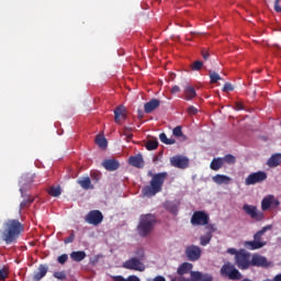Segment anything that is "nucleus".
Returning <instances> with one entry per match:
<instances>
[{
    "label": "nucleus",
    "mask_w": 281,
    "mask_h": 281,
    "mask_svg": "<svg viewBox=\"0 0 281 281\" xmlns=\"http://www.w3.org/2000/svg\"><path fill=\"white\" fill-rule=\"evenodd\" d=\"M192 71H201L203 69V61L196 60L191 65Z\"/></svg>",
    "instance_id": "ea45409f"
},
{
    "label": "nucleus",
    "mask_w": 281,
    "mask_h": 281,
    "mask_svg": "<svg viewBox=\"0 0 281 281\" xmlns=\"http://www.w3.org/2000/svg\"><path fill=\"white\" fill-rule=\"evenodd\" d=\"M9 276L8 268L0 269V281H4Z\"/></svg>",
    "instance_id": "37998d69"
},
{
    "label": "nucleus",
    "mask_w": 281,
    "mask_h": 281,
    "mask_svg": "<svg viewBox=\"0 0 281 281\" xmlns=\"http://www.w3.org/2000/svg\"><path fill=\"white\" fill-rule=\"evenodd\" d=\"M243 211L254 221H262L265 218V213L258 211V207L251 204H244Z\"/></svg>",
    "instance_id": "9b49d317"
},
{
    "label": "nucleus",
    "mask_w": 281,
    "mask_h": 281,
    "mask_svg": "<svg viewBox=\"0 0 281 281\" xmlns=\"http://www.w3.org/2000/svg\"><path fill=\"white\" fill-rule=\"evenodd\" d=\"M127 131H128V128H125L123 132V135H125L127 142H131V139H133V134L126 133Z\"/></svg>",
    "instance_id": "603ef678"
},
{
    "label": "nucleus",
    "mask_w": 281,
    "mask_h": 281,
    "mask_svg": "<svg viewBox=\"0 0 281 281\" xmlns=\"http://www.w3.org/2000/svg\"><path fill=\"white\" fill-rule=\"evenodd\" d=\"M226 254L235 256V265L241 271H247L251 267V252H247L245 249L228 248Z\"/></svg>",
    "instance_id": "7ed1b4c3"
},
{
    "label": "nucleus",
    "mask_w": 281,
    "mask_h": 281,
    "mask_svg": "<svg viewBox=\"0 0 281 281\" xmlns=\"http://www.w3.org/2000/svg\"><path fill=\"white\" fill-rule=\"evenodd\" d=\"M138 117L142 120L144 117V112L142 110H138Z\"/></svg>",
    "instance_id": "13d9d810"
},
{
    "label": "nucleus",
    "mask_w": 281,
    "mask_h": 281,
    "mask_svg": "<svg viewBox=\"0 0 281 281\" xmlns=\"http://www.w3.org/2000/svg\"><path fill=\"white\" fill-rule=\"evenodd\" d=\"M191 278L187 279L186 277H179V281H214V277L209 273H202L199 271H191Z\"/></svg>",
    "instance_id": "4468645a"
},
{
    "label": "nucleus",
    "mask_w": 281,
    "mask_h": 281,
    "mask_svg": "<svg viewBox=\"0 0 281 281\" xmlns=\"http://www.w3.org/2000/svg\"><path fill=\"white\" fill-rule=\"evenodd\" d=\"M148 177H151V180L148 186L143 188V194L144 196H155L164 189V183L166 179H168V172L164 171L153 175V172L149 171Z\"/></svg>",
    "instance_id": "f03ea898"
},
{
    "label": "nucleus",
    "mask_w": 281,
    "mask_h": 281,
    "mask_svg": "<svg viewBox=\"0 0 281 281\" xmlns=\"http://www.w3.org/2000/svg\"><path fill=\"white\" fill-rule=\"evenodd\" d=\"M47 271H48L47 266L40 265V267L37 268V271L34 272V274H33V280L34 281L43 280V278H45V276H47Z\"/></svg>",
    "instance_id": "b1692460"
},
{
    "label": "nucleus",
    "mask_w": 281,
    "mask_h": 281,
    "mask_svg": "<svg viewBox=\"0 0 281 281\" xmlns=\"http://www.w3.org/2000/svg\"><path fill=\"white\" fill-rule=\"evenodd\" d=\"M220 273L223 278H228V280H243V273L238 269H236V266H234L232 262H226L222 266Z\"/></svg>",
    "instance_id": "0eeeda50"
},
{
    "label": "nucleus",
    "mask_w": 281,
    "mask_h": 281,
    "mask_svg": "<svg viewBox=\"0 0 281 281\" xmlns=\"http://www.w3.org/2000/svg\"><path fill=\"white\" fill-rule=\"evenodd\" d=\"M272 281H281V273L277 274Z\"/></svg>",
    "instance_id": "4d7b16f0"
},
{
    "label": "nucleus",
    "mask_w": 281,
    "mask_h": 281,
    "mask_svg": "<svg viewBox=\"0 0 281 281\" xmlns=\"http://www.w3.org/2000/svg\"><path fill=\"white\" fill-rule=\"evenodd\" d=\"M187 113H188V115H196L199 113V110L195 106L190 105L187 109Z\"/></svg>",
    "instance_id": "a18cd8bd"
},
{
    "label": "nucleus",
    "mask_w": 281,
    "mask_h": 281,
    "mask_svg": "<svg viewBox=\"0 0 281 281\" xmlns=\"http://www.w3.org/2000/svg\"><path fill=\"white\" fill-rule=\"evenodd\" d=\"M76 240V234L71 231L70 236L64 239L65 245H69V243H74Z\"/></svg>",
    "instance_id": "c03bdc74"
},
{
    "label": "nucleus",
    "mask_w": 281,
    "mask_h": 281,
    "mask_svg": "<svg viewBox=\"0 0 281 281\" xmlns=\"http://www.w3.org/2000/svg\"><path fill=\"white\" fill-rule=\"evenodd\" d=\"M48 194L50 196H60V194H63V191L60 190V187H50L48 189Z\"/></svg>",
    "instance_id": "58836bf2"
},
{
    "label": "nucleus",
    "mask_w": 281,
    "mask_h": 281,
    "mask_svg": "<svg viewBox=\"0 0 281 281\" xmlns=\"http://www.w3.org/2000/svg\"><path fill=\"white\" fill-rule=\"evenodd\" d=\"M244 110H245V105H243L241 102L235 103V111H244Z\"/></svg>",
    "instance_id": "3c124183"
},
{
    "label": "nucleus",
    "mask_w": 281,
    "mask_h": 281,
    "mask_svg": "<svg viewBox=\"0 0 281 281\" xmlns=\"http://www.w3.org/2000/svg\"><path fill=\"white\" fill-rule=\"evenodd\" d=\"M25 229L23 224L19 220H7L3 223V229L1 232V239L5 245H12L19 240V236Z\"/></svg>",
    "instance_id": "f257e3e1"
},
{
    "label": "nucleus",
    "mask_w": 281,
    "mask_h": 281,
    "mask_svg": "<svg viewBox=\"0 0 281 281\" xmlns=\"http://www.w3.org/2000/svg\"><path fill=\"white\" fill-rule=\"evenodd\" d=\"M191 225L194 227L210 225V214L205 211H195L191 216Z\"/></svg>",
    "instance_id": "6e6552de"
},
{
    "label": "nucleus",
    "mask_w": 281,
    "mask_h": 281,
    "mask_svg": "<svg viewBox=\"0 0 281 281\" xmlns=\"http://www.w3.org/2000/svg\"><path fill=\"white\" fill-rule=\"evenodd\" d=\"M207 229H210V232H216V229L214 228V225L210 224L206 226Z\"/></svg>",
    "instance_id": "6e6d98bb"
},
{
    "label": "nucleus",
    "mask_w": 281,
    "mask_h": 281,
    "mask_svg": "<svg viewBox=\"0 0 281 281\" xmlns=\"http://www.w3.org/2000/svg\"><path fill=\"white\" fill-rule=\"evenodd\" d=\"M113 281H142V280L139 279V277L132 274L127 278H124L122 276L113 277Z\"/></svg>",
    "instance_id": "473e14b6"
},
{
    "label": "nucleus",
    "mask_w": 281,
    "mask_h": 281,
    "mask_svg": "<svg viewBox=\"0 0 281 281\" xmlns=\"http://www.w3.org/2000/svg\"><path fill=\"white\" fill-rule=\"evenodd\" d=\"M138 257H132L125 262H123V269H128L130 271H146V265L142 262L144 260V250H138Z\"/></svg>",
    "instance_id": "423d86ee"
},
{
    "label": "nucleus",
    "mask_w": 281,
    "mask_h": 281,
    "mask_svg": "<svg viewBox=\"0 0 281 281\" xmlns=\"http://www.w3.org/2000/svg\"><path fill=\"white\" fill-rule=\"evenodd\" d=\"M172 135L173 137H183V131H182V127L181 126H176L173 130H172Z\"/></svg>",
    "instance_id": "a19ab883"
},
{
    "label": "nucleus",
    "mask_w": 281,
    "mask_h": 281,
    "mask_svg": "<svg viewBox=\"0 0 281 281\" xmlns=\"http://www.w3.org/2000/svg\"><path fill=\"white\" fill-rule=\"evenodd\" d=\"M164 207L167 209L170 214L177 215L179 213V202L178 201H166Z\"/></svg>",
    "instance_id": "393cba45"
},
{
    "label": "nucleus",
    "mask_w": 281,
    "mask_h": 281,
    "mask_svg": "<svg viewBox=\"0 0 281 281\" xmlns=\"http://www.w3.org/2000/svg\"><path fill=\"white\" fill-rule=\"evenodd\" d=\"M209 76L211 79V85H216V82H218V80H222L221 75H218L217 72H214L212 70L209 71Z\"/></svg>",
    "instance_id": "4c0bfd02"
},
{
    "label": "nucleus",
    "mask_w": 281,
    "mask_h": 281,
    "mask_svg": "<svg viewBox=\"0 0 281 281\" xmlns=\"http://www.w3.org/2000/svg\"><path fill=\"white\" fill-rule=\"evenodd\" d=\"M78 186L82 188V190H93V186L91 184V178L89 177H83L79 180H77Z\"/></svg>",
    "instance_id": "cd10ccee"
},
{
    "label": "nucleus",
    "mask_w": 281,
    "mask_h": 281,
    "mask_svg": "<svg viewBox=\"0 0 281 281\" xmlns=\"http://www.w3.org/2000/svg\"><path fill=\"white\" fill-rule=\"evenodd\" d=\"M34 201V198L29 196L25 198L21 203H20V212L21 210H25L26 207H30L32 205V202Z\"/></svg>",
    "instance_id": "c9c22d12"
},
{
    "label": "nucleus",
    "mask_w": 281,
    "mask_h": 281,
    "mask_svg": "<svg viewBox=\"0 0 281 281\" xmlns=\"http://www.w3.org/2000/svg\"><path fill=\"white\" fill-rule=\"evenodd\" d=\"M70 258L74 260V262H82V260L87 258V252L83 250L72 251L70 254Z\"/></svg>",
    "instance_id": "c85d7f7f"
},
{
    "label": "nucleus",
    "mask_w": 281,
    "mask_h": 281,
    "mask_svg": "<svg viewBox=\"0 0 281 281\" xmlns=\"http://www.w3.org/2000/svg\"><path fill=\"white\" fill-rule=\"evenodd\" d=\"M85 221L89 225L98 226L104 221V215L99 210H92L86 215Z\"/></svg>",
    "instance_id": "1a4fd4ad"
},
{
    "label": "nucleus",
    "mask_w": 281,
    "mask_h": 281,
    "mask_svg": "<svg viewBox=\"0 0 281 281\" xmlns=\"http://www.w3.org/2000/svg\"><path fill=\"white\" fill-rule=\"evenodd\" d=\"M157 224V217L154 214H143L139 217V223L137 225L138 235L142 238H146L153 229H155V225Z\"/></svg>",
    "instance_id": "20e7f679"
},
{
    "label": "nucleus",
    "mask_w": 281,
    "mask_h": 281,
    "mask_svg": "<svg viewBox=\"0 0 281 281\" xmlns=\"http://www.w3.org/2000/svg\"><path fill=\"white\" fill-rule=\"evenodd\" d=\"M126 120V108L119 105L114 110V121L116 124H122V121Z\"/></svg>",
    "instance_id": "a211bd4d"
},
{
    "label": "nucleus",
    "mask_w": 281,
    "mask_h": 281,
    "mask_svg": "<svg viewBox=\"0 0 281 281\" xmlns=\"http://www.w3.org/2000/svg\"><path fill=\"white\" fill-rule=\"evenodd\" d=\"M281 164V154H273L268 160L267 166L269 168H278Z\"/></svg>",
    "instance_id": "a878e982"
},
{
    "label": "nucleus",
    "mask_w": 281,
    "mask_h": 281,
    "mask_svg": "<svg viewBox=\"0 0 281 281\" xmlns=\"http://www.w3.org/2000/svg\"><path fill=\"white\" fill-rule=\"evenodd\" d=\"M160 105H161V101H159V99H151L150 101L144 104V111L145 113H153V111H156V109H159Z\"/></svg>",
    "instance_id": "6ab92c4d"
},
{
    "label": "nucleus",
    "mask_w": 281,
    "mask_h": 281,
    "mask_svg": "<svg viewBox=\"0 0 281 281\" xmlns=\"http://www.w3.org/2000/svg\"><path fill=\"white\" fill-rule=\"evenodd\" d=\"M262 181H267V172L257 171V172L250 173L246 178L245 184L246 186H256V183H262Z\"/></svg>",
    "instance_id": "9d476101"
},
{
    "label": "nucleus",
    "mask_w": 281,
    "mask_h": 281,
    "mask_svg": "<svg viewBox=\"0 0 281 281\" xmlns=\"http://www.w3.org/2000/svg\"><path fill=\"white\" fill-rule=\"evenodd\" d=\"M193 98H196V90L192 86H186L183 90V100L190 102Z\"/></svg>",
    "instance_id": "4be33fe9"
},
{
    "label": "nucleus",
    "mask_w": 281,
    "mask_h": 281,
    "mask_svg": "<svg viewBox=\"0 0 281 281\" xmlns=\"http://www.w3.org/2000/svg\"><path fill=\"white\" fill-rule=\"evenodd\" d=\"M179 91H181V88H179V86H173L172 88H171V93H179Z\"/></svg>",
    "instance_id": "5fc2aeb1"
},
{
    "label": "nucleus",
    "mask_w": 281,
    "mask_h": 281,
    "mask_svg": "<svg viewBox=\"0 0 281 281\" xmlns=\"http://www.w3.org/2000/svg\"><path fill=\"white\" fill-rule=\"evenodd\" d=\"M53 276L57 280H67V273L65 271H56Z\"/></svg>",
    "instance_id": "79ce46f5"
},
{
    "label": "nucleus",
    "mask_w": 281,
    "mask_h": 281,
    "mask_svg": "<svg viewBox=\"0 0 281 281\" xmlns=\"http://www.w3.org/2000/svg\"><path fill=\"white\" fill-rule=\"evenodd\" d=\"M170 164L173 168L186 170L190 166V159L186 156L177 155L170 158Z\"/></svg>",
    "instance_id": "ddd939ff"
},
{
    "label": "nucleus",
    "mask_w": 281,
    "mask_h": 281,
    "mask_svg": "<svg viewBox=\"0 0 281 281\" xmlns=\"http://www.w3.org/2000/svg\"><path fill=\"white\" fill-rule=\"evenodd\" d=\"M32 183H34V175L32 173H24L20 179V192L23 196L27 190L32 188Z\"/></svg>",
    "instance_id": "f8f14e48"
},
{
    "label": "nucleus",
    "mask_w": 281,
    "mask_h": 281,
    "mask_svg": "<svg viewBox=\"0 0 281 281\" xmlns=\"http://www.w3.org/2000/svg\"><path fill=\"white\" fill-rule=\"evenodd\" d=\"M274 10L276 12H281V0L274 1Z\"/></svg>",
    "instance_id": "8fccbe9b"
},
{
    "label": "nucleus",
    "mask_w": 281,
    "mask_h": 281,
    "mask_svg": "<svg viewBox=\"0 0 281 281\" xmlns=\"http://www.w3.org/2000/svg\"><path fill=\"white\" fill-rule=\"evenodd\" d=\"M145 148L147 150H157V148H159V140H157V138L147 140Z\"/></svg>",
    "instance_id": "2f4dec72"
},
{
    "label": "nucleus",
    "mask_w": 281,
    "mask_h": 281,
    "mask_svg": "<svg viewBox=\"0 0 281 281\" xmlns=\"http://www.w3.org/2000/svg\"><path fill=\"white\" fill-rule=\"evenodd\" d=\"M212 179L217 186H223V183L227 186L229 184V181H232V178L225 175H215Z\"/></svg>",
    "instance_id": "bb28decb"
},
{
    "label": "nucleus",
    "mask_w": 281,
    "mask_h": 281,
    "mask_svg": "<svg viewBox=\"0 0 281 281\" xmlns=\"http://www.w3.org/2000/svg\"><path fill=\"white\" fill-rule=\"evenodd\" d=\"M159 139L162 144H166L167 146H172V144H177V140L175 138H168L166 133H160Z\"/></svg>",
    "instance_id": "7c9ffc66"
},
{
    "label": "nucleus",
    "mask_w": 281,
    "mask_h": 281,
    "mask_svg": "<svg viewBox=\"0 0 281 281\" xmlns=\"http://www.w3.org/2000/svg\"><path fill=\"white\" fill-rule=\"evenodd\" d=\"M212 240V233H207L206 235H203L200 237V245L202 247H205L206 245H210Z\"/></svg>",
    "instance_id": "f704fd0d"
},
{
    "label": "nucleus",
    "mask_w": 281,
    "mask_h": 281,
    "mask_svg": "<svg viewBox=\"0 0 281 281\" xmlns=\"http://www.w3.org/2000/svg\"><path fill=\"white\" fill-rule=\"evenodd\" d=\"M223 158L217 157L214 158L211 164H210V168L211 170H214L215 172H217V170H221V168H223Z\"/></svg>",
    "instance_id": "c756f323"
},
{
    "label": "nucleus",
    "mask_w": 281,
    "mask_h": 281,
    "mask_svg": "<svg viewBox=\"0 0 281 281\" xmlns=\"http://www.w3.org/2000/svg\"><path fill=\"white\" fill-rule=\"evenodd\" d=\"M67 260H69V256L67 254H64V255L59 256L58 259H57L59 265H65V262H67Z\"/></svg>",
    "instance_id": "de8ad7c7"
},
{
    "label": "nucleus",
    "mask_w": 281,
    "mask_h": 281,
    "mask_svg": "<svg viewBox=\"0 0 281 281\" xmlns=\"http://www.w3.org/2000/svg\"><path fill=\"white\" fill-rule=\"evenodd\" d=\"M250 267H269V261H267V258L258 255V254H254L251 259H250Z\"/></svg>",
    "instance_id": "f3484780"
},
{
    "label": "nucleus",
    "mask_w": 281,
    "mask_h": 281,
    "mask_svg": "<svg viewBox=\"0 0 281 281\" xmlns=\"http://www.w3.org/2000/svg\"><path fill=\"white\" fill-rule=\"evenodd\" d=\"M222 160L224 164H228L229 166L236 164V157L232 154H227L224 157H222Z\"/></svg>",
    "instance_id": "e433bc0d"
},
{
    "label": "nucleus",
    "mask_w": 281,
    "mask_h": 281,
    "mask_svg": "<svg viewBox=\"0 0 281 281\" xmlns=\"http://www.w3.org/2000/svg\"><path fill=\"white\" fill-rule=\"evenodd\" d=\"M194 266H192V263L190 262H183L181 263L178 269H177V273L179 276V278H183V276L188 274V273H192V269Z\"/></svg>",
    "instance_id": "412c9836"
},
{
    "label": "nucleus",
    "mask_w": 281,
    "mask_h": 281,
    "mask_svg": "<svg viewBox=\"0 0 281 281\" xmlns=\"http://www.w3.org/2000/svg\"><path fill=\"white\" fill-rule=\"evenodd\" d=\"M103 168H105L109 172H113L120 168V161L116 159H105L102 161Z\"/></svg>",
    "instance_id": "aec40b11"
},
{
    "label": "nucleus",
    "mask_w": 281,
    "mask_h": 281,
    "mask_svg": "<svg viewBox=\"0 0 281 281\" xmlns=\"http://www.w3.org/2000/svg\"><path fill=\"white\" fill-rule=\"evenodd\" d=\"M95 144L98 145L99 148H106L108 146L106 138L102 135H97Z\"/></svg>",
    "instance_id": "72a5a7b5"
},
{
    "label": "nucleus",
    "mask_w": 281,
    "mask_h": 281,
    "mask_svg": "<svg viewBox=\"0 0 281 281\" xmlns=\"http://www.w3.org/2000/svg\"><path fill=\"white\" fill-rule=\"evenodd\" d=\"M269 229H271V225L263 226L254 235V240H247L244 243V247L249 251H256V249L267 247V241L262 240V237L265 234H267V232H269Z\"/></svg>",
    "instance_id": "39448f33"
},
{
    "label": "nucleus",
    "mask_w": 281,
    "mask_h": 281,
    "mask_svg": "<svg viewBox=\"0 0 281 281\" xmlns=\"http://www.w3.org/2000/svg\"><path fill=\"white\" fill-rule=\"evenodd\" d=\"M201 247L191 245L186 248V256L191 262H196L201 258Z\"/></svg>",
    "instance_id": "2eb2a0df"
},
{
    "label": "nucleus",
    "mask_w": 281,
    "mask_h": 281,
    "mask_svg": "<svg viewBox=\"0 0 281 281\" xmlns=\"http://www.w3.org/2000/svg\"><path fill=\"white\" fill-rule=\"evenodd\" d=\"M280 205V200L276 199V195L270 194L265 196L261 201V210L262 212H267L270 207H278Z\"/></svg>",
    "instance_id": "dca6fc26"
},
{
    "label": "nucleus",
    "mask_w": 281,
    "mask_h": 281,
    "mask_svg": "<svg viewBox=\"0 0 281 281\" xmlns=\"http://www.w3.org/2000/svg\"><path fill=\"white\" fill-rule=\"evenodd\" d=\"M130 165L134 168H143L144 167V157L142 154H138L136 156H131L128 158Z\"/></svg>",
    "instance_id": "5701e85b"
},
{
    "label": "nucleus",
    "mask_w": 281,
    "mask_h": 281,
    "mask_svg": "<svg viewBox=\"0 0 281 281\" xmlns=\"http://www.w3.org/2000/svg\"><path fill=\"white\" fill-rule=\"evenodd\" d=\"M91 179H92V181L98 183V181H100V179H102V175L100 172H98V171L92 172L91 173Z\"/></svg>",
    "instance_id": "49530a36"
},
{
    "label": "nucleus",
    "mask_w": 281,
    "mask_h": 281,
    "mask_svg": "<svg viewBox=\"0 0 281 281\" xmlns=\"http://www.w3.org/2000/svg\"><path fill=\"white\" fill-rule=\"evenodd\" d=\"M171 281H179V277H175Z\"/></svg>",
    "instance_id": "bf43d9fd"
},
{
    "label": "nucleus",
    "mask_w": 281,
    "mask_h": 281,
    "mask_svg": "<svg viewBox=\"0 0 281 281\" xmlns=\"http://www.w3.org/2000/svg\"><path fill=\"white\" fill-rule=\"evenodd\" d=\"M202 58H204V60H209L210 59V53L205 49H202Z\"/></svg>",
    "instance_id": "864d4df0"
},
{
    "label": "nucleus",
    "mask_w": 281,
    "mask_h": 281,
    "mask_svg": "<svg viewBox=\"0 0 281 281\" xmlns=\"http://www.w3.org/2000/svg\"><path fill=\"white\" fill-rule=\"evenodd\" d=\"M223 91H224L225 93H227V92H229V91H234V86H233L232 83H229V82H226V83L224 85V87H223Z\"/></svg>",
    "instance_id": "09e8293b"
}]
</instances>
